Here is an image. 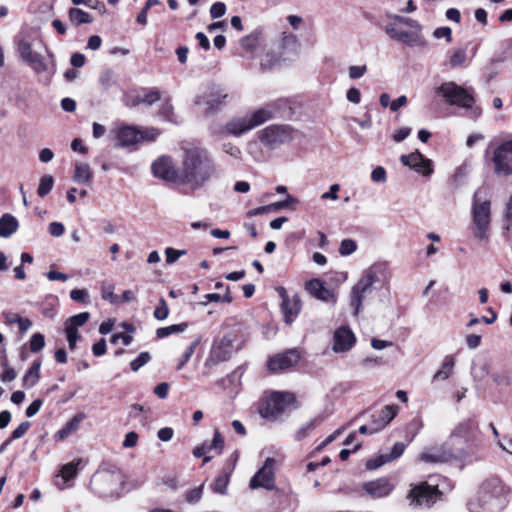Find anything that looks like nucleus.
<instances>
[{
  "label": "nucleus",
  "mask_w": 512,
  "mask_h": 512,
  "mask_svg": "<svg viewBox=\"0 0 512 512\" xmlns=\"http://www.w3.org/2000/svg\"><path fill=\"white\" fill-rule=\"evenodd\" d=\"M183 185L200 188L218 175L217 167L209 152L196 142H183Z\"/></svg>",
  "instance_id": "nucleus-1"
},
{
  "label": "nucleus",
  "mask_w": 512,
  "mask_h": 512,
  "mask_svg": "<svg viewBox=\"0 0 512 512\" xmlns=\"http://www.w3.org/2000/svg\"><path fill=\"white\" fill-rule=\"evenodd\" d=\"M124 483L120 470L112 465L102 466L93 475L90 486L100 497L119 496Z\"/></svg>",
  "instance_id": "nucleus-2"
},
{
  "label": "nucleus",
  "mask_w": 512,
  "mask_h": 512,
  "mask_svg": "<svg viewBox=\"0 0 512 512\" xmlns=\"http://www.w3.org/2000/svg\"><path fill=\"white\" fill-rule=\"evenodd\" d=\"M472 233L479 241L489 238L491 223V202L482 197V191L475 192L472 202Z\"/></svg>",
  "instance_id": "nucleus-3"
},
{
  "label": "nucleus",
  "mask_w": 512,
  "mask_h": 512,
  "mask_svg": "<svg viewBox=\"0 0 512 512\" xmlns=\"http://www.w3.org/2000/svg\"><path fill=\"white\" fill-rule=\"evenodd\" d=\"M507 489L498 480L483 483L479 491V505L482 512H500L506 505Z\"/></svg>",
  "instance_id": "nucleus-4"
},
{
  "label": "nucleus",
  "mask_w": 512,
  "mask_h": 512,
  "mask_svg": "<svg viewBox=\"0 0 512 512\" xmlns=\"http://www.w3.org/2000/svg\"><path fill=\"white\" fill-rule=\"evenodd\" d=\"M159 136L158 130H111V139L115 147L130 148L139 144L155 141Z\"/></svg>",
  "instance_id": "nucleus-5"
},
{
  "label": "nucleus",
  "mask_w": 512,
  "mask_h": 512,
  "mask_svg": "<svg viewBox=\"0 0 512 512\" xmlns=\"http://www.w3.org/2000/svg\"><path fill=\"white\" fill-rule=\"evenodd\" d=\"M436 93L450 105L471 108L475 102L472 89L463 88L453 81L442 83Z\"/></svg>",
  "instance_id": "nucleus-6"
},
{
  "label": "nucleus",
  "mask_w": 512,
  "mask_h": 512,
  "mask_svg": "<svg viewBox=\"0 0 512 512\" xmlns=\"http://www.w3.org/2000/svg\"><path fill=\"white\" fill-rule=\"evenodd\" d=\"M293 402V394L289 392H273L260 405L258 411L261 417L269 421H275Z\"/></svg>",
  "instance_id": "nucleus-7"
},
{
  "label": "nucleus",
  "mask_w": 512,
  "mask_h": 512,
  "mask_svg": "<svg viewBox=\"0 0 512 512\" xmlns=\"http://www.w3.org/2000/svg\"><path fill=\"white\" fill-rule=\"evenodd\" d=\"M375 277L376 270L375 268L370 267L364 271L358 282L352 287L350 306L354 310V315H358L361 311L363 301L372 293Z\"/></svg>",
  "instance_id": "nucleus-8"
},
{
  "label": "nucleus",
  "mask_w": 512,
  "mask_h": 512,
  "mask_svg": "<svg viewBox=\"0 0 512 512\" xmlns=\"http://www.w3.org/2000/svg\"><path fill=\"white\" fill-rule=\"evenodd\" d=\"M242 347V341L233 334L224 335L219 341H216L212 348L206 364H218L228 360L232 354Z\"/></svg>",
  "instance_id": "nucleus-9"
},
{
  "label": "nucleus",
  "mask_w": 512,
  "mask_h": 512,
  "mask_svg": "<svg viewBox=\"0 0 512 512\" xmlns=\"http://www.w3.org/2000/svg\"><path fill=\"white\" fill-rule=\"evenodd\" d=\"M441 492L438 490L437 485H430L427 482H421L412 485L410 492L407 495L410 506L416 507H431L440 498Z\"/></svg>",
  "instance_id": "nucleus-10"
},
{
  "label": "nucleus",
  "mask_w": 512,
  "mask_h": 512,
  "mask_svg": "<svg viewBox=\"0 0 512 512\" xmlns=\"http://www.w3.org/2000/svg\"><path fill=\"white\" fill-rule=\"evenodd\" d=\"M151 171L154 177L163 181L183 185L182 169L178 170L170 156H160L155 159L151 165Z\"/></svg>",
  "instance_id": "nucleus-11"
},
{
  "label": "nucleus",
  "mask_w": 512,
  "mask_h": 512,
  "mask_svg": "<svg viewBox=\"0 0 512 512\" xmlns=\"http://www.w3.org/2000/svg\"><path fill=\"white\" fill-rule=\"evenodd\" d=\"M478 425L473 419L460 422L451 432L450 444L458 452H463L467 444L474 439Z\"/></svg>",
  "instance_id": "nucleus-12"
},
{
  "label": "nucleus",
  "mask_w": 512,
  "mask_h": 512,
  "mask_svg": "<svg viewBox=\"0 0 512 512\" xmlns=\"http://www.w3.org/2000/svg\"><path fill=\"white\" fill-rule=\"evenodd\" d=\"M492 162L496 175H512V140L504 141L494 149Z\"/></svg>",
  "instance_id": "nucleus-13"
},
{
  "label": "nucleus",
  "mask_w": 512,
  "mask_h": 512,
  "mask_svg": "<svg viewBox=\"0 0 512 512\" xmlns=\"http://www.w3.org/2000/svg\"><path fill=\"white\" fill-rule=\"evenodd\" d=\"M276 460L268 457L263 466L255 473L249 482L251 489L264 488L271 490L275 487L274 475H275Z\"/></svg>",
  "instance_id": "nucleus-14"
},
{
  "label": "nucleus",
  "mask_w": 512,
  "mask_h": 512,
  "mask_svg": "<svg viewBox=\"0 0 512 512\" xmlns=\"http://www.w3.org/2000/svg\"><path fill=\"white\" fill-rule=\"evenodd\" d=\"M281 298V311L284 322L290 325L299 315L302 309V302L298 294L290 297L284 287L277 288Z\"/></svg>",
  "instance_id": "nucleus-15"
},
{
  "label": "nucleus",
  "mask_w": 512,
  "mask_h": 512,
  "mask_svg": "<svg viewBox=\"0 0 512 512\" xmlns=\"http://www.w3.org/2000/svg\"><path fill=\"white\" fill-rule=\"evenodd\" d=\"M385 32L391 38L408 46H422L425 39L418 31H405L397 23L385 26Z\"/></svg>",
  "instance_id": "nucleus-16"
},
{
  "label": "nucleus",
  "mask_w": 512,
  "mask_h": 512,
  "mask_svg": "<svg viewBox=\"0 0 512 512\" xmlns=\"http://www.w3.org/2000/svg\"><path fill=\"white\" fill-rule=\"evenodd\" d=\"M292 130H260L257 138L268 149H275L292 140Z\"/></svg>",
  "instance_id": "nucleus-17"
},
{
  "label": "nucleus",
  "mask_w": 512,
  "mask_h": 512,
  "mask_svg": "<svg viewBox=\"0 0 512 512\" xmlns=\"http://www.w3.org/2000/svg\"><path fill=\"white\" fill-rule=\"evenodd\" d=\"M300 359L299 353L292 349L282 354L271 357L268 361V369L273 372H280L288 369L298 363Z\"/></svg>",
  "instance_id": "nucleus-18"
},
{
  "label": "nucleus",
  "mask_w": 512,
  "mask_h": 512,
  "mask_svg": "<svg viewBox=\"0 0 512 512\" xmlns=\"http://www.w3.org/2000/svg\"><path fill=\"white\" fill-rule=\"evenodd\" d=\"M18 51L23 61L30 65L35 72L40 73L46 70V64L42 55L34 52L30 43L26 41L19 42Z\"/></svg>",
  "instance_id": "nucleus-19"
},
{
  "label": "nucleus",
  "mask_w": 512,
  "mask_h": 512,
  "mask_svg": "<svg viewBox=\"0 0 512 512\" xmlns=\"http://www.w3.org/2000/svg\"><path fill=\"white\" fill-rule=\"evenodd\" d=\"M356 337L352 330L342 326L334 332L333 351L336 353L349 351L355 344Z\"/></svg>",
  "instance_id": "nucleus-20"
},
{
  "label": "nucleus",
  "mask_w": 512,
  "mask_h": 512,
  "mask_svg": "<svg viewBox=\"0 0 512 512\" xmlns=\"http://www.w3.org/2000/svg\"><path fill=\"white\" fill-rule=\"evenodd\" d=\"M401 162L403 165L411 167L416 172L424 176H428L432 173L431 161L424 158V156L418 151L409 155H402Z\"/></svg>",
  "instance_id": "nucleus-21"
},
{
  "label": "nucleus",
  "mask_w": 512,
  "mask_h": 512,
  "mask_svg": "<svg viewBox=\"0 0 512 512\" xmlns=\"http://www.w3.org/2000/svg\"><path fill=\"white\" fill-rule=\"evenodd\" d=\"M397 406L387 405L377 415L372 416L370 434L376 433L385 428V426L396 416Z\"/></svg>",
  "instance_id": "nucleus-22"
},
{
  "label": "nucleus",
  "mask_w": 512,
  "mask_h": 512,
  "mask_svg": "<svg viewBox=\"0 0 512 512\" xmlns=\"http://www.w3.org/2000/svg\"><path fill=\"white\" fill-rule=\"evenodd\" d=\"M393 488V485L386 478L376 479L363 485V489L373 498L388 496Z\"/></svg>",
  "instance_id": "nucleus-23"
},
{
  "label": "nucleus",
  "mask_w": 512,
  "mask_h": 512,
  "mask_svg": "<svg viewBox=\"0 0 512 512\" xmlns=\"http://www.w3.org/2000/svg\"><path fill=\"white\" fill-rule=\"evenodd\" d=\"M405 450V445L401 442H397L393 445L392 450L389 454H381L374 459L367 461L366 466L370 470L379 468L380 466L400 457Z\"/></svg>",
  "instance_id": "nucleus-24"
},
{
  "label": "nucleus",
  "mask_w": 512,
  "mask_h": 512,
  "mask_svg": "<svg viewBox=\"0 0 512 512\" xmlns=\"http://www.w3.org/2000/svg\"><path fill=\"white\" fill-rule=\"evenodd\" d=\"M306 290L316 299L325 302H335L333 293L319 279H312L306 283Z\"/></svg>",
  "instance_id": "nucleus-25"
},
{
  "label": "nucleus",
  "mask_w": 512,
  "mask_h": 512,
  "mask_svg": "<svg viewBox=\"0 0 512 512\" xmlns=\"http://www.w3.org/2000/svg\"><path fill=\"white\" fill-rule=\"evenodd\" d=\"M161 99V92L156 89H142L137 95L130 98V106H138L144 104L151 106Z\"/></svg>",
  "instance_id": "nucleus-26"
},
{
  "label": "nucleus",
  "mask_w": 512,
  "mask_h": 512,
  "mask_svg": "<svg viewBox=\"0 0 512 512\" xmlns=\"http://www.w3.org/2000/svg\"><path fill=\"white\" fill-rule=\"evenodd\" d=\"M85 419V415L83 413H78L74 415L60 430L56 432L54 435V439L56 441H63L68 438L70 435L75 433L79 428L83 420Z\"/></svg>",
  "instance_id": "nucleus-27"
},
{
  "label": "nucleus",
  "mask_w": 512,
  "mask_h": 512,
  "mask_svg": "<svg viewBox=\"0 0 512 512\" xmlns=\"http://www.w3.org/2000/svg\"><path fill=\"white\" fill-rule=\"evenodd\" d=\"M468 62L467 47L453 48L449 52L447 66L450 69H456L460 67H466Z\"/></svg>",
  "instance_id": "nucleus-28"
},
{
  "label": "nucleus",
  "mask_w": 512,
  "mask_h": 512,
  "mask_svg": "<svg viewBox=\"0 0 512 512\" xmlns=\"http://www.w3.org/2000/svg\"><path fill=\"white\" fill-rule=\"evenodd\" d=\"M18 229V220L10 213L0 217V237L8 238Z\"/></svg>",
  "instance_id": "nucleus-29"
},
{
  "label": "nucleus",
  "mask_w": 512,
  "mask_h": 512,
  "mask_svg": "<svg viewBox=\"0 0 512 512\" xmlns=\"http://www.w3.org/2000/svg\"><path fill=\"white\" fill-rule=\"evenodd\" d=\"M454 456L453 452L425 451L419 455V460L425 463H442Z\"/></svg>",
  "instance_id": "nucleus-30"
},
{
  "label": "nucleus",
  "mask_w": 512,
  "mask_h": 512,
  "mask_svg": "<svg viewBox=\"0 0 512 512\" xmlns=\"http://www.w3.org/2000/svg\"><path fill=\"white\" fill-rule=\"evenodd\" d=\"M41 362L34 361L28 371L23 376V386L25 388H32L40 379Z\"/></svg>",
  "instance_id": "nucleus-31"
},
{
  "label": "nucleus",
  "mask_w": 512,
  "mask_h": 512,
  "mask_svg": "<svg viewBox=\"0 0 512 512\" xmlns=\"http://www.w3.org/2000/svg\"><path fill=\"white\" fill-rule=\"evenodd\" d=\"M271 118V113L265 109H260L254 112L247 123L240 125L238 128H254L264 124Z\"/></svg>",
  "instance_id": "nucleus-32"
},
{
  "label": "nucleus",
  "mask_w": 512,
  "mask_h": 512,
  "mask_svg": "<svg viewBox=\"0 0 512 512\" xmlns=\"http://www.w3.org/2000/svg\"><path fill=\"white\" fill-rule=\"evenodd\" d=\"M93 178V172L86 163H76L74 172V181L77 183H88Z\"/></svg>",
  "instance_id": "nucleus-33"
},
{
  "label": "nucleus",
  "mask_w": 512,
  "mask_h": 512,
  "mask_svg": "<svg viewBox=\"0 0 512 512\" xmlns=\"http://www.w3.org/2000/svg\"><path fill=\"white\" fill-rule=\"evenodd\" d=\"M224 98H226V95L211 93L198 100L196 104L203 105L206 111H212L222 103Z\"/></svg>",
  "instance_id": "nucleus-34"
},
{
  "label": "nucleus",
  "mask_w": 512,
  "mask_h": 512,
  "mask_svg": "<svg viewBox=\"0 0 512 512\" xmlns=\"http://www.w3.org/2000/svg\"><path fill=\"white\" fill-rule=\"evenodd\" d=\"M68 15L70 21L76 26L88 24L93 21V17L89 13L79 8H70Z\"/></svg>",
  "instance_id": "nucleus-35"
},
{
  "label": "nucleus",
  "mask_w": 512,
  "mask_h": 512,
  "mask_svg": "<svg viewBox=\"0 0 512 512\" xmlns=\"http://www.w3.org/2000/svg\"><path fill=\"white\" fill-rule=\"evenodd\" d=\"M455 365V360L453 356H446L442 363V367L439 371H437L433 377L434 380H446L450 374L452 373L453 367Z\"/></svg>",
  "instance_id": "nucleus-36"
},
{
  "label": "nucleus",
  "mask_w": 512,
  "mask_h": 512,
  "mask_svg": "<svg viewBox=\"0 0 512 512\" xmlns=\"http://www.w3.org/2000/svg\"><path fill=\"white\" fill-rule=\"evenodd\" d=\"M187 323L174 324L167 327H160L156 330V336L158 338H165L172 334L184 332L187 328Z\"/></svg>",
  "instance_id": "nucleus-37"
},
{
  "label": "nucleus",
  "mask_w": 512,
  "mask_h": 512,
  "mask_svg": "<svg viewBox=\"0 0 512 512\" xmlns=\"http://www.w3.org/2000/svg\"><path fill=\"white\" fill-rule=\"evenodd\" d=\"M280 62L281 58L278 54L274 52H268L262 57L260 65L264 70H271L278 66Z\"/></svg>",
  "instance_id": "nucleus-38"
},
{
  "label": "nucleus",
  "mask_w": 512,
  "mask_h": 512,
  "mask_svg": "<svg viewBox=\"0 0 512 512\" xmlns=\"http://www.w3.org/2000/svg\"><path fill=\"white\" fill-rule=\"evenodd\" d=\"M80 463L81 459H75L72 462L65 464L61 468V476L65 481H69L70 479L76 476L78 472V466L80 465Z\"/></svg>",
  "instance_id": "nucleus-39"
},
{
  "label": "nucleus",
  "mask_w": 512,
  "mask_h": 512,
  "mask_svg": "<svg viewBox=\"0 0 512 512\" xmlns=\"http://www.w3.org/2000/svg\"><path fill=\"white\" fill-rule=\"evenodd\" d=\"M98 81L99 84L105 89L112 87L116 84V77L114 71L111 69H105L100 73Z\"/></svg>",
  "instance_id": "nucleus-40"
},
{
  "label": "nucleus",
  "mask_w": 512,
  "mask_h": 512,
  "mask_svg": "<svg viewBox=\"0 0 512 512\" xmlns=\"http://www.w3.org/2000/svg\"><path fill=\"white\" fill-rule=\"evenodd\" d=\"M89 318L90 314L88 312L76 314L67 320L65 327H72L77 330V328L83 326Z\"/></svg>",
  "instance_id": "nucleus-41"
},
{
  "label": "nucleus",
  "mask_w": 512,
  "mask_h": 512,
  "mask_svg": "<svg viewBox=\"0 0 512 512\" xmlns=\"http://www.w3.org/2000/svg\"><path fill=\"white\" fill-rule=\"evenodd\" d=\"M54 180L51 175H45L40 179L37 189V194L40 197H45L53 188Z\"/></svg>",
  "instance_id": "nucleus-42"
},
{
  "label": "nucleus",
  "mask_w": 512,
  "mask_h": 512,
  "mask_svg": "<svg viewBox=\"0 0 512 512\" xmlns=\"http://www.w3.org/2000/svg\"><path fill=\"white\" fill-rule=\"evenodd\" d=\"M321 422L320 418L311 419L309 422L305 423L299 430L296 432L295 438L296 440H302L304 437L308 435V433L315 429V427Z\"/></svg>",
  "instance_id": "nucleus-43"
},
{
  "label": "nucleus",
  "mask_w": 512,
  "mask_h": 512,
  "mask_svg": "<svg viewBox=\"0 0 512 512\" xmlns=\"http://www.w3.org/2000/svg\"><path fill=\"white\" fill-rule=\"evenodd\" d=\"M229 483V475L227 474H221L219 475L213 484V491L219 494H226L227 487Z\"/></svg>",
  "instance_id": "nucleus-44"
},
{
  "label": "nucleus",
  "mask_w": 512,
  "mask_h": 512,
  "mask_svg": "<svg viewBox=\"0 0 512 512\" xmlns=\"http://www.w3.org/2000/svg\"><path fill=\"white\" fill-rule=\"evenodd\" d=\"M501 60L499 58H492L484 66L483 71L488 80L493 79L498 73V66Z\"/></svg>",
  "instance_id": "nucleus-45"
},
{
  "label": "nucleus",
  "mask_w": 512,
  "mask_h": 512,
  "mask_svg": "<svg viewBox=\"0 0 512 512\" xmlns=\"http://www.w3.org/2000/svg\"><path fill=\"white\" fill-rule=\"evenodd\" d=\"M45 346V338L44 335L41 333H35L32 335L30 342H29V348L31 352L37 353L41 351Z\"/></svg>",
  "instance_id": "nucleus-46"
},
{
  "label": "nucleus",
  "mask_w": 512,
  "mask_h": 512,
  "mask_svg": "<svg viewBox=\"0 0 512 512\" xmlns=\"http://www.w3.org/2000/svg\"><path fill=\"white\" fill-rule=\"evenodd\" d=\"M153 315L159 321L167 319L169 308L164 298L159 299L158 306L155 308Z\"/></svg>",
  "instance_id": "nucleus-47"
},
{
  "label": "nucleus",
  "mask_w": 512,
  "mask_h": 512,
  "mask_svg": "<svg viewBox=\"0 0 512 512\" xmlns=\"http://www.w3.org/2000/svg\"><path fill=\"white\" fill-rule=\"evenodd\" d=\"M151 360L149 352H141L136 359L130 362L131 370L136 372Z\"/></svg>",
  "instance_id": "nucleus-48"
},
{
  "label": "nucleus",
  "mask_w": 512,
  "mask_h": 512,
  "mask_svg": "<svg viewBox=\"0 0 512 512\" xmlns=\"http://www.w3.org/2000/svg\"><path fill=\"white\" fill-rule=\"evenodd\" d=\"M357 249V244L352 239H344L342 240L339 248V253L342 256H348L354 253Z\"/></svg>",
  "instance_id": "nucleus-49"
},
{
  "label": "nucleus",
  "mask_w": 512,
  "mask_h": 512,
  "mask_svg": "<svg viewBox=\"0 0 512 512\" xmlns=\"http://www.w3.org/2000/svg\"><path fill=\"white\" fill-rule=\"evenodd\" d=\"M197 343L193 342L191 343L187 349L184 351V353L181 355V357L178 359V364L176 369L181 370L185 364L190 360L191 356L193 355Z\"/></svg>",
  "instance_id": "nucleus-50"
},
{
  "label": "nucleus",
  "mask_w": 512,
  "mask_h": 512,
  "mask_svg": "<svg viewBox=\"0 0 512 512\" xmlns=\"http://www.w3.org/2000/svg\"><path fill=\"white\" fill-rule=\"evenodd\" d=\"M186 253V250H177L172 247H168L165 249L166 262L168 264H173Z\"/></svg>",
  "instance_id": "nucleus-51"
},
{
  "label": "nucleus",
  "mask_w": 512,
  "mask_h": 512,
  "mask_svg": "<svg viewBox=\"0 0 512 512\" xmlns=\"http://www.w3.org/2000/svg\"><path fill=\"white\" fill-rule=\"evenodd\" d=\"M211 447H213L216 454L219 455L222 453V450L224 448V438L222 437L218 429L214 430V436L211 442Z\"/></svg>",
  "instance_id": "nucleus-52"
},
{
  "label": "nucleus",
  "mask_w": 512,
  "mask_h": 512,
  "mask_svg": "<svg viewBox=\"0 0 512 512\" xmlns=\"http://www.w3.org/2000/svg\"><path fill=\"white\" fill-rule=\"evenodd\" d=\"M70 298L79 303H87L89 294L86 289H73L70 292Z\"/></svg>",
  "instance_id": "nucleus-53"
},
{
  "label": "nucleus",
  "mask_w": 512,
  "mask_h": 512,
  "mask_svg": "<svg viewBox=\"0 0 512 512\" xmlns=\"http://www.w3.org/2000/svg\"><path fill=\"white\" fill-rule=\"evenodd\" d=\"M159 115H161L165 120L174 122L173 120V106L169 101H165L162 103Z\"/></svg>",
  "instance_id": "nucleus-54"
},
{
  "label": "nucleus",
  "mask_w": 512,
  "mask_h": 512,
  "mask_svg": "<svg viewBox=\"0 0 512 512\" xmlns=\"http://www.w3.org/2000/svg\"><path fill=\"white\" fill-rule=\"evenodd\" d=\"M66 338L69 344V348L71 350L75 349L77 340L79 339V334L76 329L72 327H65Z\"/></svg>",
  "instance_id": "nucleus-55"
},
{
  "label": "nucleus",
  "mask_w": 512,
  "mask_h": 512,
  "mask_svg": "<svg viewBox=\"0 0 512 512\" xmlns=\"http://www.w3.org/2000/svg\"><path fill=\"white\" fill-rule=\"evenodd\" d=\"M371 179L376 183H385L387 180L386 170L382 166H377L371 173Z\"/></svg>",
  "instance_id": "nucleus-56"
},
{
  "label": "nucleus",
  "mask_w": 512,
  "mask_h": 512,
  "mask_svg": "<svg viewBox=\"0 0 512 512\" xmlns=\"http://www.w3.org/2000/svg\"><path fill=\"white\" fill-rule=\"evenodd\" d=\"M366 71H367L366 65H361V66L353 65V66L349 67L348 75L351 79H359L366 73Z\"/></svg>",
  "instance_id": "nucleus-57"
},
{
  "label": "nucleus",
  "mask_w": 512,
  "mask_h": 512,
  "mask_svg": "<svg viewBox=\"0 0 512 512\" xmlns=\"http://www.w3.org/2000/svg\"><path fill=\"white\" fill-rule=\"evenodd\" d=\"M226 12V6L223 2H216L210 8V15L212 18H220Z\"/></svg>",
  "instance_id": "nucleus-58"
},
{
  "label": "nucleus",
  "mask_w": 512,
  "mask_h": 512,
  "mask_svg": "<svg viewBox=\"0 0 512 512\" xmlns=\"http://www.w3.org/2000/svg\"><path fill=\"white\" fill-rule=\"evenodd\" d=\"M433 36L437 39L445 38L450 43L452 41V30L449 27H440L434 30Z\"/></svg>",
  "instance_id": "nucleus-59"
},
{
  "label": "nucleus",
  "mask_w": 512,
  "mask_h": 512,
  "mask_svg": "<svg viewBox=\"0 0 512 512\" xmlns=\"http://www.w3.org/2000/svg\"><path fill=\"white\" fill-rule=\"evenodd\" d=\"M102 298L106 301H109L110 303H118L119 298L117 295L114 294V287L113 286H106L102 288Z\"/></svg>",
  "instance_id": "nucleus-60"
},
{
  "label": "nucleus",
  "mask_w": 512,
  "mask_h": 512,
  "mask_svg": "<svg viewBox=\"0 0 512 512\" xmlns=\"http://www.w3.org/2000/svg\"><path fill=\"white\" fill-rule=\"evenodd\" d=\"M31 424L28 421L22 422L11 434V440L19 439L26 434Z\"/></svg>",
  "instance_id": "nucleus-61"
},
{
  "label": "nucleus",
  "mask_w": 512,
  "mask_h": 512,
  "mask_svg": "<svg viewBox=\"0 0 512 512\" xmlns=\"http://www.w3.org/2000/svg\"><path fill=\"white\" fill-rule=\"evenodd\" d=\"M340 190V185L339 184H332L329 188V191L327 192H324L322 195H321V199L322 200H337L338 199V192Z\"/></svg>",
  "instance_id": "nucleus-62"
},
{
  "label": "nucleus",
  "mask_w": 512,
  "mask_h": 512,
  "mask_svg": "<svg viewBox=\"0 0 512 512\" xmlns=\"http://www.w3.org/2000/svg\"><path fill=\"white\" fill-rule=\"evenodd\" d=\"M138 434L134 431L128 432L125 436V439L123 441V447L124 448H133L137 445L138 442Z\"/></svg>",
  "instance_id": "nucleus-63"
},
{
  "label": "nucleus",
  "mask_w": 512,
  "mask_h": 512,
  "mask_svg": "<svg viewBox=\"0 0 512 512\" xmlns=\"http://www.w3.org/2000/svg\"><path fill=\"white\" fill-rule=\"evenodd\" d=\"M48 230L53 237H60L64 234L65 228L60 222H52L49 224Z\"/></svg>",
  "instance_id": "nucleus-64"
}]
</instances>
